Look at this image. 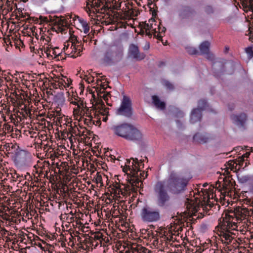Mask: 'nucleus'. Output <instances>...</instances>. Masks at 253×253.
Listing matches in <instances>:
<instances>
[{
	"mask_svg": "<svg viewBox=\"0 0 253 253\" xmlns=\"http://www.w3.org/2000/svg\"><path fill=\"white\" fill-rule=\"evenodd\" d=\"M253 211L245 208L237 207L234 211H230L225 213V216L218 224H227V226L231 229H236L237 224L247 217L251 216Z\"/></svg>",
	"mask_w": 253,
	"mask_h": 253,
	"instance_id": "obj_1",
	"label": "nucleus"
},
{
	"mask_svg": "<svg viewBox=\"0 0 253 253\" xmlns=\"http://www.w3.org/2000/svg\"><path fill=\"white\" fill-rule=\"evenodd\" d=\"M132 159V162L129 160H126V164L123 168V171L127 175V183L140 188L142 185V181L139 178L138 172L140 171L141 166L143 168V162L140 160L139 162L137 158Z\"/></svg>",
	"mask_w": 253,
	"mask_h": 253,
	"instance_id": "obj_2",
	"label": "nucleus"
},
{
	"mask_svg": "<svg viewBox=\"0 0 253 253\" xmlns=\"http://www.w3.org/2000/svg\"><path fill=\"white\" fill-rule=\"evenodd\" d=\"M114 133L126 140L137 141L141 140L142 134L134 126L123 124L113 127Z\"/></svg>",
	"mask_w": 253,
	"mask_h": 253,
	"instance_id": "obj_3",
	"label": "nucleus"
},
{
	"mask_svg": "<svg viewBox=\"0 0 253 253\" xmlns=\"http://www.w3.org/2000/svg\"><path fill=\"white\" fill-rule=\"evenodd\" d=\"M227 224H218L216 227L217 234L220 237V240L224 244L229 251L236 249L239 246V243L234 238L233 235H235L234 231L236 229H231L230 227L227 226Z\"/></svg>",
	"mask_w": 253,
	"mask_h": 253,
	"instance_id": "obj_4",
	"label": "nucleus"
},
{
	"mask_svg": "<svg viewBox=\"0 0 253 253\" xmlns=\"http://www.w3.org/2000/svg\"><path fill=\"white\" fill-rule=\"evenodd\" d=\"M214 187H213L210 188L208 191L204 190V191H203L202 190V195L199 194L200 195V198L197 196L194 197L193 199L190 200L187 199L189 205H190L189 207L187 206V208H193L195 210H197V209L200 207L203 208H205L206 209L208 208V206L210 208L211 207L213 204L210 201V199H212L215 197V194L214 193Z\"/></svg>",
	"mask_w": 253,
	"mask_h": 253,
	"instance_id": "obj_5",
	"label": "nucleus"
},
{
	"mask_svg": "<svg viewBox=\"0 0 253 253\" xmlns=\"http://www.w3.org/2000/svg\"><path fill=\"white\" fill-rule=\"evenodd\" d=\"M123 57V52L120 47L111 45L106 47L102 51L101 61L107 66H112L119 62Z\"/></svg>",
	"mask_w": 253,
	"mask_h": 253,
	"instance_id": "obj_6",
	"label": "nucleus"
},
{
	"mask_svg": "<svg viewBox=\"0 0 253 253\" xmlns=\"http://www.w3.org/2000/svg\"><path fill=\"white\" fill-rule=\"evenodd\" d=\"M114 1L116 0H88L85 9L89 15L92 12L104 13L111 8Z\"/></svg>",
	"mask_w": 253,
	"mask_h": 253,
	"instance_id": "obj_7",
	"label": "nucleus"
},
{
	"mask_svg": "<svg viewBox=\"0 0 253 253\" xmlns=\"http://www.w3.org/2000/svg\"><path fill=\"white\" fill-rule=\"evenodd\" d=\"M188 183L187 179L178 177L176 173L172 172L169 175L167 186L170 192L178 194L185 190Z\"/></svg>",
	"mask_w": 253,
	"mask_h": 253,
	"instance_id": "obj_8",
	"label": "nucleus"
},
{
	"mask_svg": "<svg viewBox=\"0 0 253 253\" xmlns=\"http://www.w3.org/2000/svg\"><path fill=\"white\" fill-rule=\"evenodd\" d=\"M139 187L133 184L127 183V184H122L121 186L117 181L113 184L111 187V193H113L115 195L117 196L118 195L122 194L124 196L126 195H130L132 193V197L135 196L136 192Z\"/></svg>",
	"mask_w": 253,
	"mask_h": 253,
	"instance_id": "obj_9",
	"label": "nucleus"
},
{
	"mask_svg": "<svg viewBox=\"0 0 253 253\" xmlns=\"http://www.w3.org/2000/svg\"><path fill=\"white\" fill-rule=\"evenodd\" d=\"M140 217L143 222H154L160 220V213L159 210L144 207L141 210Z\"/></svg>",
	"mask_w": 253,
	"mask_h": 253,
	"instance_id": "obj_10",
	"label": "nucleus"
},
{
	"mask_svg": "<svg viewBox=\"0 0 253 253\" xmlns=\"http://www.w3.org/2000/svg\"><path fill=\"white\" fill-rule=\"evenodd\" d=\"M86 240L90 246L94 248L99 245H100V247L105 246L106 244L109 241L108 238L100 232L92 233Z\"/></svg>",
	"mask_w": 253,
	"mask_h": 253,
	"instance_id": "obj_11",
	"label": "nucleus"
},
{
	"mask_svg": "<svg viewBox=\"0 0 253 253\" xmlns=\"http://www.w3.org/2000/svg\"><path fill=\"white\" fill-rule=\"evenodd\" d=\"M156 188L158 192L157 204L160 207L167 206L169 201V197L165 189L164 183L161 181L158 182Z\"/></svg>",
	"mask_w": 253,
	"mask_h": 253,
	"instance_id": "obj_12",
	"label": "nucleus"
},
{
	"mask_svg": "<svg viewBox=\"0 0 253 253\" xmlns=\"http://www.w3.org/2000/svg\"><path fill=\"white\" fill-rule=\"evenodd\" d=\"M7 116L4 117V120L6 121V118H8L14 124H18L24 119H27V117L30 119L32 118V114L31 112H6Z\"/></svg>",
	"mask_w": 253,
	"mask_h": 253,
	"instance_id": "obj_13",
	"label": "nucleus"
},
{
	"mask_svg": "<svg viewBox=\"0 0 253 253\" xmlns=\"http://www.w3.org/2000/svg\"><path fill=\"white\" fill-rule=\"evenodd\" d=\"M195 14L194 9L189 5H182L178 10V16L181 19L192 18Z\"/></svg>",
	"mask_w": 253,
	"mask_h": 253,
	"instance_id": "obj_14",
	"label": "nucleus"
},
{
	"mask_svg": "<svg viewBox=\"0 0 253 253\" xmlns=\"http://www.w3.org/2000/svg\"><path fill=\"white\" fill-rule=\"evenodd\" d=\"M25 134L28 138L31 139V141L33 142L35 148L39 151V149H42L43 142L40 138V135L35 131L31 130L25 131Z\"/></svg>",
	"mask_w": 253,
	"mask_h": 253,
	"instance_id": "obj_15",
	"label": "nucleus"
},
{
	"mask_svg": "<svg viewBox=\"0 0 253 253\" xmlns=\"http://www.w3.org/2000/svg\"><path fill=\"white\" fill-rule=\"evenodd\" d=\"M71 49L72 51L70 54H72V57L75 58L81 55V52H82L83 47L81 43L77 40L76 37L72 38Z\"/></svg>",
	"mask_w": 253,
	"mask_h": 253,
	"instance_id": "obj_16",
	"label": "nucleus"
},
{
	"mask_svg": "<svg viewBox=\"0 0 253 253\" xmlns=\"http://www.w3.org/2000/svg\"><path fill=\"white\" fill-rule=\"evenodd\" d=\"M30 157V153L27 151L20 150L18 151L15 155V161L17 165L23 166L26 163Z\"/></svg>",
	"mask_w": 253,
	"mask_h": 253,
	"instance_id": "obj_17",
	"label": "nucleus"
},
{
	"mask_svg": "<svg viewBox=\"0 0 253 253\" xmlns=\"http://www.w3.org/2000/svg\"><path fill=\"white\" fill-rule=\"evenodd\" d=\"M193 139L195 143L203 144L210 142L212 137L207 133L197 132L193 136Z\"/></svg>",
	"mask_w": 253,
	"mask_h": 253,
	"instance_id": "obj_18",
	"label": "nucleus"
},
{
	"mask_svg": "<svg viewBox=\"0 0 253 253\" xmlns=\"http://www.w3.org/2000/svg\"><path fill=\"white\" fill-rule=\"evenodd\" d=\"M94 115V119H96V120H93L91 116H88V117L90 118V120L93 122V124L99 126L101 124V117H102V121L106 122L109 115V112H95Z\"/></svg>",
	"mask_w": 253,
	"mask_h": 253,
	"instance_id": "obj_19",
	"label": "nucleus"
},
{
	"mask_svg": "<svg viewBox=\"0 0 253 253\" xmlns=\"http://www.w3.org/2000/svg\"><path fill=\"white\" fill-rule=\"evenodd\" d=\"M143 29L145 30L146 34L149 36H152V34L150 32V31H153V34L155 37L160 41H162L163 37L161 35H159V34L156 35L157 31H156V28H154L153 23L149 24L145 23L143 25Z\"/></svg>",
	"mask_w": 253,
	"mask_h": 253,
	"instance_id": "obj_20",
	"label": "nucleus"
},
{
	"mask_svg": "<svg viewBox=\"0 0 253 253\" xmlns=\"http://www.w3.org/2000/svg\"><path fill=\"white\" fill-rule=\"evenodd\" d=\"M210 43L208 41L203 42L199 46V49L202 54H206L207 58L212 60L213 56L209 52Z\"/></svg>",
	"mask_w": 253,
	"mask_h": 253,
	"instance_id": "obj_21",
	"label": "nucleus"
},
{
	"mask_svg": "<svg viewBox=\"0 0 253 253\" xmlns=\"http://www.w3.org/2000/svg\"><path fill=\"white\" fill-rule=\"evenodd\" d=\"M129 51L131 55H132L134 58L142 60L144 58V55L140 53L138 47L134 44L130 45Z\"/></svg>",
	"mask_w": 253,
	"mask_h": 253,
	"instance_id": "obj_22",
	"label": "nucleus"
},
{
	"mask_svg": "<svg viewBox=\"0 0 253 253\" xmlns=\"http://www.w3.org/2000/svg\"><path fill=\"white\" fill-rule=\"evenodd\" d=\"M117 111H131V101L128 97L124 96L121 107Z\"/></svg>",
	"mask_w": 253,
	"mask_h": 253,
	"instance_id": "obj_23",
	"label": "nucleus"
},
{
	"mask_svg": "<svg viewBox=\"0 0 253 253\" xmlns=\"http://www.w3.org/2000/svg\"><path fill=\"white\" fill-rule=\"evenodd\" d=\"M57 82L59 83L61 89H63L64 88L70 86L72 83V81L70 79L62 76L61 78L59 77L57 79Z\"/></svg>",
	"mask_w": 253,
	"mask_h": 253,
	"instance_id": "obj_24",
	"label": "nucleus"
},
{
	"mask_svg": "<svg viewBox=\"0 0 253 253\" xmlns=\"http://www.w3.org/2000/svg\"><path fill=\"white\" fill-rule=\"evenodd\" d=\"M192 111H213L210 108L206 100L201 99L199 101L197 108L193 109Z\"/></svg>",
	"mask_w": 253,
	"mask_h": 253,
	"instance_id": "obj_25",
	"label": "nucleus"
},
{
	"mask_svg": "<svg viewBox=\"0 0 253 253\" xmlns=\"http://www.w3.org/2000/svg\"><path fill=\"white\" fill-rule=\"evenodd\" d=\"M105 89L106 88L105 87V85L102 84L100 87H97L96 88V90L97 92V94L100 96V97H102L103 98L107 104L108 105H110V104L108 102V97L110 96V94L109 93H105L104 91Z\"/></svg>",
	"mask_w": 253,
	"mask_h": 253,
	"instance_id": "obj_26",
	"label": "nucleus"
},
{
	"mask_svg": "<svg viewBox=\"0 0 253 253\" xmlns=\"http://www.w3.org/2000/svg\"><path fill=\"white\" fill-rule=\"evenodd\" d=\"M71 18H72V16H71ZM76 18L78 19L79 21L81 23L84 32L86 34H87L89 31V26L87 23L84 20L81 19L79 16H77L74 15V17H73V20L75 21Z\"/></svg>",
	"mask_w": 253,
	"mask_h": 253,
	"instance_id": "obj_27",
	"label": "nucleus"
},
{
	"mask_svg": "<svg viewBox=\"0 0 253 253\" xmlns=\"http://www.w3.org/2000/svg\"><path fill=\"white\" fill-rule=\"evenodd\" d=\"M95 182L97 184H100V187L104 186L103 179H106V181L108 180V176L104 173L97 172L94 178Z\"/></svg>",
	"mask_w": 253,
	"mask_h": 253,
	"instance_id": "obj_28",
	"label": "nucleus"
},
{
	"mask_svg": "<svg viewBox=\"0 0 253 253\" xmlns=\"http://www.w3.org/2000/svg\"><path fill=\"white\" fill-rule=\"evenodd\" d=\"M129 251L132 253H146L147 249L141 245H135L131 247Z\"/></svg>",
	"mask_w": 253,
	"mask_h": 253,
	"instance_id": "obj_29",
	"label": "nucleus"
},
{
	"mask_svg": "<svg viewBox=\"0 0 253 253\" xmlns=\"http://www.w3.org/2000/svg\"><path fill=\"white\" fill-rule=\"evenodd\" d=\"M152 99L153 102L156 107L161 110L165 109L166 107L165 102L161 101L157 96H153Z\"/></svg>",
	"mask_w": 253,
	"mask_h": 253,
	"instance_id": "obj_30",
	"label": "nucleus"
},
{
	"mask_svg": "<svg viewBox=\"0 0 253 253\" xmlns=\"http://www.w3.org/2000/svg\"><path fill=\"white\" fill-rule=\"evenodd\" d=\"M220 67L219 71L216 73L215 71L214 72V76L215 77H218L221 73H222L224 71V66L222 63L219 62H215L213 63L212 68L213 69H216V68Z\"/></svg>",
	"mask_w": 253,
	"mask_h": 253,
	"instance_id": "obj_31",
	"label": "nucleus"
},
{
	"mask_svg": "<svg viewBox=\"0 0 253 253\" xmlns=\"http://www.w3.org/2000/svg\"><path fill=\"white\" fill-rule=\"evenodd\" d=\"M57 121L58 122L60 126L62 125H65L66 126H69L71 124L72 121L70 118H68L67 117L64 115L61 117L57 118Z\"/></svg>",
	"mask_w": 253,
	"mask_h": 253,
	"instance_id": "obj_32",
	"label": "nucleus"
},
{
	"mask_svg": "<svg viewBox=\"0 0 253 253\" xmlns=\"http://www.w3.org/2000/svg\"><path fill=\"white\" fill-rule=\"evenodd\" d=\"M202 117L201 112H192L190 115L191 122L195 123L197 122L200 121Z\"/></svg>",
	"mask_w": 253,
	"mask_h": 253,
	"instance_id": "obj_33",
	"label": "nucleus"
},
{
	"mask_svg": "<svg viewBox=\"0 0 253 253\" xmlns=\"http://www.w3.org/2000/svg\"><path fill=\"white\" fill-rule=\"evenodd\" d=\"M118 114L126 120L134 118L132 112H118Z\"/></svg>",
	"mask_w": 253,
	"mask_h": 253,
	"instance_id": "obj_34",
	"label": "nucleus"
},
{
	"mask_svg": "<svg viewBox=\"0 0 253 253\" xmlns=\"http://www.w3.org/2000/svg\"><path fill=\"white\" fill-rule=\"evenodd\" d=\"M83 112H73L74 114V117L75 119L78 120L79 121H84L85 123L86 122V121H90V118L88 117V119H84L83 117L82 116V113Z\"/></svg>",
	"mask_w": 253,
	"mask_h": 253,
	"instance_id": "obj_35",
	"label": "nucleus"
},
{
	"mask_svg": "<svg viewBox=\"0 0 253 253\" xmlns=\"http://www.w3.org/2000/svg\"><path fill=\"white\" fill-rule=\"evenodd\" d=\"M43 147V150L45 152V156L47 157V155H49L50 154L54 152V149L52 148L51 146H49L48 144H44L43 143L42 148Z\"/></svg>",
	"mask_w": 253,
	"mask_h": 253,
	"instance_id": "obj_36",
	"label": "nucleus"
},
{
	"mask_svg": "<svg viewBox=\"0 0 253 253\" xmlns=\"http://www.w3.org/2000/svg\"><path fill=\"white\" fill-rule=\"evenodd\" d=\"M96 103V109H99V111H107V108H106L104 102L101 99L98 100Z\"/></svg>",
	"mask_w": 253,
	"mask_h": 253,
	"instance_id": "obj_37",
	"label": "nucleus"
},
{
	"mask_svg": "<svg viewBox=\"0 0 253 253\" xmlns=\"http://www.w3.org/2000/svg\"><path fill=\"white\" fill-rule=\"evenodd\" d=\"M162 238L155 239L153 244L157 249H161L162 248Z\"/></svg>",
	"mask_w": 253,
	"mask_h": 253,
	"instance_id": "obj_38",
	"label": "nucleus"
},
{
	"mask_svg": "<svg viewBox=\"0 0 253 253\" xmlns=\"http://www.w3.org/2000/svg\"><path fill=\"white\" fill-rule=\"evenodd\" d=\"M223 187L225 192L231 191L233 188V184L231 181H224L223 184Z\"/></svg>",
	"mask_w": 253,
	"mask_h": 253,
	"instance_id": "obj_39",
	"label": "nucleus"
},
{
	"mask_svg": "<svg viewBox=\"0 0 253 253\" xmlns=\"http://www.w3.org/2000/svg\"><path fill=\"white\" fill-rule=\"evenodd\" d=\"M65 102V99L64 98H59L58 100L55 102L54 105H56V104L57 106H56L57 109H61V107H63L64 105Z\"/></svg>",
	"mask_w": 253,
	"mask_h": 253,
	"instance_id": "obj_40",
	"label": "nucleus"
},
{
	"mask_svg": "<svg viewBox=\"0 0 253 253\" xmlns=\"http://www.w3.org/2000/svg\"><path fill=\"white\" fill-rule=\"evenodd\" d=\"M77 106V108H74L73 111H79V110L80 109H82L81 111H84L83 108H84V106H85V104L84 102V101L82 100L80 98Z\"/></svg>",
	"mask_w": 253,
	"mask_h": 253,
	"instance_id": "obj_41",
	"label": "nucleus"
},
{
	"mask_svg": "<svg viewBox=\"0 0 253 253\" xmlns=\"http://www.w3.org/2000/svg\"><path fill=\"white\" fill-rule=\"evenodd\" d=\"M186 49L187 52L191 55L197 54L199 52L195 48L192 47H187Z\"/></svg>",
	"mask_w": 253,
	"mask_h": 253,
	"instance_id": "obj_42",
	"label": "nucleus"
},
{
	"mask_svg": "<svg viewBox=\"0 0 253 253\" xmlns=\"http://www.w3.org/2000/svg\"><path fill=\"white\" fill-rule=\"evenodd\" d=\"M163 84L167 89L170 90H173L174 89L173 85L168 81H164Z\"/></svg>",
	"mask_w": 253,
	"mask_h": 253,
	"instance_id": "obj_43",
	"label": "nucleus"
},
{
	"mask_svg": "<svg viewBox=\"0 0 253 253\" xmlns=\"http://www.w3.org/2000/svg\"><path fill=\"white\" fill-rule=\"evenodd\" d=\"M59 156V154L58 152H56L55 151L47 156V158H50L52 161H55V159L57 158Z\"/></svg>",
	"mask_w": 253,
	"mask_h": 253,
	"instance_id": "obj_44",
	"label": "nucleus"
},
{
	"mask_svg": "<svg viewBox=\"0 0 253 253\" xmlns=\"http://www.w3.org/2000/svg\"><path fill=\"white\" fill-rule=\"evenodd\" d=\"M8 75H6V74H3V76H4V80L5 84H9V85H10L12 84V79L10 78V77L8 76V75H10L9 72L7 73Z\"/></svg>",
	"mask_w": 253,
	"mask_h": 253,
	"instance_id": "obj_45",
	"label": "nucleus"
},
{
	"mask_svg": "<svg viewBox=\"0 0 253 253\" xmlns=\"http://www.w3.org/2000/svg\"><path fill=\"white\" fill-rule=\"evenodd\" d=\"M250 180V177L248 175L242 176L239 177V181L241 183H247Z\"/></svg>",
	"mask_w": 253,
	"mask_h": 253,
	"instance_id": "obj_46",
	"label": "nucleus"
},
{
	"mask_svg": "<svg viewBox=\"0 0 253 253\" xmlns=\"http://www.w3.org/2000/svg\"><path fill=\"white\" fill-rule=\"evenodd\" d=\"M80 99V98L78 96L73 97L71 98V103L75 105H77Z\"/></svg>",
	"mask_w": 253,
	"mask_h": 253,
	"instance_id": "obj_47",
	"label": "nucleus"
},
{
	"mask_svg": "<svg viewBox=\"0 0 253 253\" xmlns=\"http://www.w3.org/2000/svg\"><path fill=\"white\" fill-rule=\"evenodd\" d=\"M228 165L231 170H233L234 169V167L235 169H236V167L237 165V163L235 161V160L231 161L228 162Z\"/></svg>",
	"mask_w": 253,
	"mask_h": 253,
	"instance_id": "obj_48",
	"label": "nucleus"
},
{
	"mask_svg": "<svg viewBox=\"0 0 253 253\" xmlns=\"http://www.w3.org/2000/svg\"><path fill=\"white\" fill-rule=\"evenodd\" d=\"M3 129H4V131L6 132H10L13 130V127L10 125L8 124H5L4 125Z\"/></svg>",
	"mask_w": 253,
	"mask_h": 253,
	"instance_id": "obj_49",
	"label": "nucleus"
},
{
	"mask_svg": "<svg viewBox=\"0 0 253 253\" xmlns=\"http://www.w3.org/2000/svg\"><path fill=\"white\" fill-rule=\"evenodd\" d=\"M26 107V105L23 103H19V106L18 107V109H20L21 111H32V110L27 109Z\"/></svg>",
	"mask_w": 253,
	"mask_h": 253,
	"instance_id": "obj_50",
	"label": "nucleus"
},
{
	"mask_svg": "<svg viewBox=\"0 0 253 253\" xmlns=\"http://www.w3.org/2000/svg\"><path fill=\"white\" fill-rule=\"evenodd\" d=\"M62 165H64L63 163H61L59 164V163L56 162L55 163V162L52 163V166L51 167V170H53L55 169V166L57 168L60 169V167H61Z\"/></svg>",
	"mask_w": 253,
	"mask_h": 253,
	"instance_id": "obj_51",
	"label": "nucleus"
},
{
	"mask_svg": "<svg viewBox=\"0 0 253 253\" xmlns=\"http://www.w3.org/2000/svg\"><path fill=\"white\" fill-rule=\"evenodd\" d=\"M182 227L181 226H178L177 228V231H174V233L172 234L171 237V240H176V239L175 238H173V235H178L179 233V231H182Z\"/></svg>",
	"mask_w": 253,
	"mask_h": 253,
	"instance_id": "obj_52",
	"label": "nucleus"
},
{
	"mask_svg": "<svg viewBox=\"0 0 253 253\" xmlns=\"http://www.w3.org/2000/svg\"><path fill=\"white\" fill-rule=\"evenodd\" d=\"M55 49H59V48L56 47L55 49H53L52 53L57 57L58 60H61L62 58L63 59V57H62L63 55L60 53L57 54Z\"/></svg>",
	"mask_w": 253,
	"mask_h": 253,
	"instance_id": "obj_53",
	"label": "nucleus"
},
{
	"mask_svg": "<svg viewBox=\"0 0 253 253\" xmlns=\"http://www.w3.org/2000/svg\"><path fill=\"white\" fill-rule=\"evenodd\" d=\"M246 51L251 58L253 57V50L252 47H248L246 48Z\"/></svg>",
	"mask_w": 253,
	"mask_h": 253,
	"instance_id": "obj_54",
	"label": "nucleus"
},
{
	"mask_svg": "<svg viewBox=\"0 0 253 253\" xmlns=\"http://www.w3.org/2000/svg\"><path fill=\"white\" fill-rule=\"evenodd\" d=\"M245 159L243 157H239L238 159L235 160V161L237 163V165L240 166H243V163L244 162Z\"/></svg>",
	"mask_w": 253,
	"mask_h": 253,
	"instance_id": "obj_55",
	"label": "nucleus"
},
{
	"mask_svg": "<svg viewBox=\"0 0 253 253\" xmlns=\"http://www.w3.org/2000/svg\"><path fill=\"white\" fill-rule=\"evenodd\" d=\"M160 23H159V25L158 26V29L159 31V33L156 34H159L160 35V33H165L166 31V28L165 27H161L160 26Z\"/></svg>",
	"mask_w": 253,
	"mask_h": 253,
	"instance_id": "obj_56",
	"label": "nucleus"
},
{
	"mask_svg": "<svg viewBox=\"0 0 253 253\" xmlns=\"http://www.w3.org/2000/svg\"><path fill=\"white\" fill-rule=\"evenodd\" d=\"M52 86L55 89L60 88L61 89L60 84L58 82H57V80H55L54 82L52 83Z\"/></svg>",
	"mask_w": 253,
	"mask_h": 253,
	"instance_id": "obj_57",
	"label": "nucleus"
},
{
	"mask_svg": "<svg viewBox=\"0 0 253 253\" xmlns=\"http://www.w3.org/2000/svg\"><path fill=\"white\" fill-rule=\"evenodd\" d=\"M58 31L61 33H63L65 30H66V29L64 27L60 26V24H58Z\"/></svg>",
	"mask_w": 253,
	"mask_h": 253,
	"instance_id": "obj_58",
	"label": "nucleus"
},
{
	"mask_svg": "<svg viewBox=\"0 0 253 253\" xmlns=\"http://www.w3.org/2000/svg\"><path fill=\"white\" fill-rule=\"evenodd\" d=\"M86 81L88 83H92L94 81V78L93 77H87Z\"/></svg>",
	"mask_w": 253,
	"mask_h": 253,
	"instance_id": "obj_59",
	"label": "nucleus"
},
{
	"mask_svg": "<svg viewBox=\"0 0 253 253\" xmlns=\"http://www.w3.org/2000/svg\"><path fill=\"white\" fill-rule=\"evenodd\" d=\"M40 18L41 20L43 22H48V18L46 17H42L41 16Z\"/></svg>",
	"mask_w": 253,
	"mask_h": 253,
	"instance_id": "obj_60",
	"label": "nucleus"
},
{
	"mask_svg": "<svg viewBox=\"0 0 253 253\" xmlns=\"http://www.w3.org/2000/svg\"><path fill=\"white\" fill-rule=\"evenodd\" d=\"M4 76H2L0 78V84H5Z\"/></svg>",
	"mask_w": 253,
	"mask_h": 253,
	"instance_id": "obj_61",
	"label": "nucleus"
},
{
	"mask_svg": "<svg viewBox=\"0 0 253 253\" xmlns=\"http://www.w3.org/2000/svg\"><path fill=\"white\" fill-rule=\"evenodd\" d=\"M250 155V153L247 152L245 154L242 156V157H243L244 159H245V158H248Z\"/></svg>",
	"mask_w": 253,
	"mask_h": 253,
	"instance_id": "obj_62",
	"label": "nucleus"
},
{
	"mask_svg": "<svg viewBox=\"0 0 253 253\" xmlns=\"http://www.w3.org/2000/svg\"><path fill=\"white\" fill-rule=\"evenodd\" d=\"M49 112H47V117L51 119L52 118L54 117L53 114H50L49 115Z\"/></svg>",
	"mask_w": 253,
	"mask_h": 253,
	"instance_id": "obj_63",
	"label": "nucleus"
},
{
	"mask_svg": "<svg viewBox=\"0 0 253 253\" xmlns=\"http://www.w3.org/2000/svg\"><path fill=\"white\" fill-rule=\"evenodd\" d=\"M249 203L250 205L253 207V198L250 200Z\"/></svg>",
	"mask_w": 253,
	"mask_h": 253,
	"instance_id": "obj_64",
	"label": "nucleus"
}]
</instances>
